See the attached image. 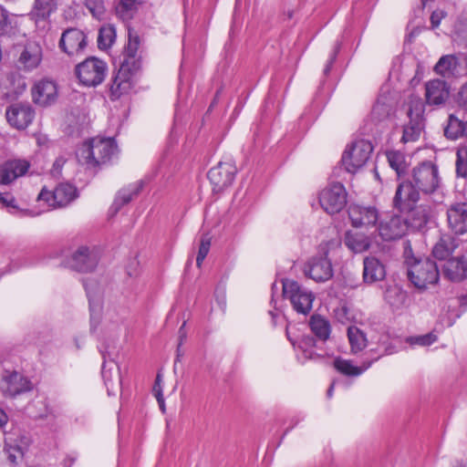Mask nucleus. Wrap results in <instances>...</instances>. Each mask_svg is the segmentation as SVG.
<instances>
[{
  "label": "nucleus",
  "instance_id": "nucleus-1",
  "mask_svg": "<svg viewBox=\"0 0 467 467\" xmlns=\"http://www.w3.org/2000/svg\"><path fill=\"white\" fill-rule=\"evenodd\" d=\"M419 194L410 185L397 187L393 198V207L406 213L404 218L408 229L420 231L424 229L431 218L432 210L428 204H417Z\"/></svg>",
  "mask_w": 467,
  "mask_h": 467
},
{
  "label": "nucleus",
  "instance_id": "nucleus-2",
  "mask_svg": "<svg viewBox=\"0 0 467 467\" xmlns=\"http://www.w3.org/2000/svg\"><path fill=\"white\" fill-rule=\"evenodd\" d=\"M139 45V36H132L130 33L129 42L124 47L122 53L123 58L120 61L119 68L111 78V84L109 88L111 100L119 99L131 88V78L138 68L136 56Z\"/></svg>",
  "mask_w": 467,
  "mask_h": 467
},
{
  "label": "nucleus",
  "instance_id": "nucleus-3",
  "mask_svg": "<svg viewBox=\"0 0 467 467\" xmlns=\"http://www.w3.org/2000/svg\"><path fill=\"white\" fill-rule=\"evenodd\" d=\"M407 265V275L411 284L418 289H425L428 285L438 282L440 272L437 264L429 257L416 258L409 246L404 251Z\"/></svg>",
  "mask_w": 467,
  "mask_h": 467
},
{
  "label": "nucleus",
  "instance_id": "nucleus-4",
  "mask_svg": "<svg viewBox=\"0 0 467 467\" xmlns=\"http://www.w3.org/2000/svg\"><path fill=\"white\" fill-rule=\"evenodd\" d=\"M410 185L420 197V192L426 195L436 192L441 184L439 167L432 161H423L414 167L411 177L400 182L398 187Z\"/></svg>",
  "mask_w": 467,
  "mask_h": 467
},
{
  "label": "nucleus",
  "instance_id": "nucleus-5",
  "mask_svg": "<svg viewBox=\"0 0 467 467\" xmlns=\"http://www.w3.org/2000/svg\"><path fill=\"white\" fill-rule=\"evenodd\" d=\"M117 144L111 138H93L84 143L79 158L88 167L96 168L110 161L117 152Z\"/></svg>",
  "mask_w": 467,
  "mask_h": 467
},
{
  "label": "nucleus",
  "instance_id": "nucleus-6",
  "mask_svg": "<svg viewBox=\"0 0 467 467\" xmlns=\"http://www.w3.org/2000/svg\"><path fill=\"white\" fill-rule=\"evenodd\" d=\"M283 295L290 300L297 313L307 315L312 309L314 294L303 288L296 281L290 279L283 281Z\"/></svg>",
  "mask_w": 467,
  "mask_h": 467
},
{
  "label": "nucleus",
  "instance_id": "nucleus-7",
  "mask_svg": "<svg viewBox=\"0 0 467 467\" xmlns=\"http://www.w3.org/2000/svg\"><path fill=\"white\" fill-rule=\"evenodd\" d=\"M107 69L103 60L91 57L76 67V75L84 86L96 87L105 79Z\"/></svg>",
  "mask_w": 467,
  "mask_h": 467
},
{
  "label": "nucleus",
  "instance_id": "nucleus-8",
  "mask_svg": "<svg viewBox=\"0 0 467 467\" xmlns=\"http://www.w3.org/2000/svg\"><path fill=\"white\" fill-rule=\"evenodd\" d=\"M373 147L367 140H358L343 153L341 163L349 173L357 172L368 161Z\"/></svg>",
  "mask_w": 467,
  "mask_h": 467
},
{
  "label": "nucleus",
  "instance_id": "nucleus-9",
  "mask_svg": "<svg viewBox=\"0 0 467 467\" xmlns=\"http://www.w3.org/2000/svg\"><path fill=\"white\" fill-rule=\"evenodd\" d=\"M348 192L340 182L330 183L319 193V203L328 214L339 213L347 204Z\"/></svg>",
  "mask_w": 467,
  "mask_h": 467
},
{
  "label": "nucleus",
  "instance_id": "nucleus-10",
  "mask_svg": "<svg viewBox=\"0 0 467 467\" xmlns=\"http://www.w3.org/2000/svg\"><path fill=\"white\" fill-rule=\"evenodd\" d=\"M99 263V253L95 248L85 245L79 246L69 257L64 261L65 266L78 271L88 273L93 271Z\"/></svg>",
  "mask_w": 467,
  "mask_h": 467
},
{
  "label": "nucleus",
  "instance_id": "nucleus-11",
  "mask_svg": "<svg viewBox=\"0 0 467 467\" xmlns=\"http://www.w3.org/2000/svg\"><path fill=\"white\" fill-rule=\"evenodd\" d=\"M78 197L77 188L69 183H60L54 191L45 187L38 194V200L46 202L53 208L65 207Z\"/></svg>",
  "mask_w": 467,
  "mask_h": 467
},
{
  "label": "nucleus",
  "instance_id": "nucleus-12",
  "mask_svg": "<svg viewBox=\"0 0 467 467\" xmlns=\"http://www.w3.org/2000/svg\"><path fill=\"white\" fill-rule=\"evenodd\" d=\"M237 169L231 160L220 161L217 166L208 172V179L214 186V190L220 192L232 184Z\"/></svg>",
  "mask_w": 467,
  "mask_h": 467
},
{
  "label": "nucleus",
  "instance_id": "nucleus-13",
  "mask_svg": "<svg viewBox=\"0 0 467 467\" xmlns=\"http://www.w3.org/2000/svg\"><path fill=\"white\" fill-rule=\"evenodd\" d=\"M5 117L12 127L24 130L34 119L35 110L29 103L16 102L6 109Z\"/></svg>",
  "mask_w": 467,
  "mask_h": 467
},
{
  "label": "nucleus",
  "instance_id": "nucleus-14",
  "mask_svg": "<svg viewBox=\"0 0 467 467\" xmlns=\"http://www.w3.org/2000/svg\"><path fill=\"white\" fill-rule=\"evenodd\" d=\"M0 389L5 395L14 397L29 391L32 384L27 378L17 371L5 370L0 380Z\"/></svg>",
  "mask_w": 467,
  "mask_h": 467
},
{
  "label": "nucleus",
  "instance_id": "nucleus-15",
  "mask_svg": "<svg viewBox=\"0 0 467 467\" xmlns=\"http://www.w3.org/2000/svg\"><path fill=\"white\" fill-rule=\"evenodd\" d=\"M58 46L68 56H74L85 49L87 37L80 29L68 28L62 33Z\"/></svg>",
  "mask_w": 467,
  "mask_h": 467
},
{
  "label": "nucleus",
  "instance_id": "nucleus-16",
  "mask_svg": "<svg viewBox=\"0 0 467 467\" xmlns=\"http://www.w3.org/2000/svg\"><path fill=\"white\" fill-rule=\"evenodd\" d=\"M304 272L306 276L318 283L326 282L333 276L332 264L327 256L312 257L306 265Z\"/></svg>",
  "mask_w": 467,
  "mask_h": 467
},
{
  "label": "nucleus",
  "instance_id": "nucleus-17",
  "mask_svg": "<svg viewBox=\"0 0 467 467\" xmlns=\"http://www.w3.org/2000/svg\"><path fill=\"white\" fill-rule=\"evenodd\" d=\"M348 213L351 224L356 228L375 226L379 220V212L372 206L351 204Z\"/></svg>",
  "mask_w": 467,
  "mask_h": 467
},
{
  "label": "nucleus",
  "instance_id": "nucleus-18",
  "mask_svg": "<svg viewBox=\"0 0 467 467\" xmlns=\"http://www.w3.org/2000/svg\"><path fill=\"white\" fill-rule=\"evenodd\" d=\"M379 234L384 241L401 238L408 230L404 218L400 215H391L379 223Z\"/></svg>",
  "mask_w": 467,
  "mask_h": 467
},
{
  "label": "nucleus",
  "instance_id": "nucleus-19",
  "mask_svg": "<svg viewBox=\"0 0 467 467\" xmlns=\"http://www.w3.org/2000/svg\"><path fill=\"white\" fill-rule=\"evenodd\" d=\"M448 226L455 234L467 233V203L457 202L447 210Z\"/></svg>",
  "mask_w": 467,
  "mask_h": 467
},
{
  "label": "nucleus",
  "instance_id": "nucleus-20",
  "mask_svg": "<svg viewBox=\"0 0 467 467\" xmlns=\"http://www.w3.org/2000/svg\"><path fill=\"white\" fill-rule=\"evenodd\" d=\"M31 92L33 101L43 107L53 104L57 98V85L54 81L48 79L36 82Z\"/></svg>",
  "mask_w": 467,
  "mask_h": 467
},
{
  "label": "nucleus",
  "instance_id": "nucleus-21",
  "mask_svg": "<svg viewBox=\"0 0 467 467\" xmlns=\"http://www.w3.org/2000/svg\"><path fill=\"white\" fill-rule=\"evenodd\" d=\"M450 96V86L441 79H433L425 84L426 103L440 106L446 102Z\"/></svg>",
  "mask_w": 467,
  "mask_h": 467
},
{
  "label": "nucleus",
  "instance_id": "nucleus-22",
  "mask_svg": "<svg viewBox=\"0 0 467 467\" xmlns=\"http://www.w3.org/2000/svg\"><path fill=\"white\" fill-rule=\"evenodd\" d=\"M103 364L101 375L104 384L107 388L108 394L115 395L118 390L121 389V376L119 365L114 360H106V356L102 353Z\"/></svg>",
  "mask_w": 467,
  "mask_h": 467
},
{
  "label": "nucleus",
  "instance_id": "nucleus-23",
  "mask_svg": "<svg viewBox=\"0 0 467 467\" xmlns=\"http://www.w3.org/2000/svg\"><path fill=\"white\" fill-rule=\"evenodd\" d=\"M29 163L23 160H9L0 164V184H9L16 178L24 175Z\"/></svg>",
  "mask_w": 467,
  "mask_h": 467
},
{
  "label": "nucleus",
  "instance_id": "nucleus-24",
  "mask_svg": "<svg viewBox=\"0 0 467 467\" xmlns=\"http://www.w3.org/2000/svg\"><path fill=\"white\" fill-rule=\"evenodd\" d=\"M438 75L445 78L463 76L459 55H444L440 57L434 67Z\"/></svg>",
  "mask_w": 467,
  "mask_h": 467
},
{
  "label": "nucleus",
  "instance_id": "nucleus-25",
  "mask_svg": "<svg viewBox=\"0 0 467 467\" xmlns=\"http://www.w3.org/2000/svg\"><path fill=\"white\" fill-rule=\"evenodd\" d=\"M443 275L452 282L467 278V259L464 256L449 258L442 267Z\"/></svg>",
  "mask_w": 467,
  "mask_h": 467
},
{
  "label": "nucleus",
  "instance_id": "nucleus-26",
  "mask_svg": "<svg viewBox=\"0 0 467 467\" xmlns=\"http://www.w3.org/2000/svg\"><path fill=\"white\" fill-rule=\"evenodd\" d=\"M42 60V48L36 42H27L20 54L19 67L25 70H32L38 67Z\"/></svg>",
  "mask_w": 467,
  "mask_h": 467
},
{
  "label": "nucleus",
  "instance_id": "nucleus-27",
  "mask_svg": "<svg viewBox=\"0 0 467 467\" xmlns=\"http://www.w3.org/2000/svg\"><path fill=\"white\" fill-rule=\"evenodd\" d=\"M386 276L384 265L376 257H366L363 261V280L366 284L381 281Z\"/></svg>",
  "mask_w": 467,
  "mask_h": 467
},
{
  "label": "nucleus",
  "instance_id": "nucleus-28",
  "mask_svg": "<svg viewBox=\"0 0 467 467\" xmlns=\"http://www.w3.org/2000/svg\"><path fill=\"white\" fill-rule=\"evenodd\" d=\"M458 240L451 234H442L432 248V255L440 260H448L458 247Z\"/></svg>",
  "mask_w": 467,
  "mask_h": 467
},
{
  "label": "nucleus",
  "instance_id": "nucleus-29",
  "mask_svg": "<svg viewBox=\"0 0 467 467\" xmlns=\"http://www.w3.org/2000/svg\"><path fill=\"white\" fill-rule=\"evenodd\" d=\"M143 187V182H139L121 189L117 193L115 200L111 205L114 213H118L122 206L128 204L134 197H136Z\"/></svg>",
  "mask_w": 467,
  "mask_h": 467
},
{
  "label": "nucleus",
  "instance_id": "nucleus-30",
  "mask_svg": "<svg viewBox=\"0 0 467 467\" xmlns=\"http://www.w3.org/2000/svg\"><path fill=\"white\" fill-rule=\"evenodd\" d=\"M384 299L392 310L396 311L402 309L406 306L408 295L399 285H389L384 293Z\"/></svg>",
  "mask_w": 467,
  "mask_h": 467
},
{
  "label": "nucleus",
  "instance_id": "nucleus-31",
  "mask_svg": "<svg viewBox=\"0 0 467 467\" xmlns=\"http://www.w3.org/2000/svg\"><path fill=\"white\" fill-rule=\"evenodd\" d=\"M309 327L313 334L320 340L326 341L331 333L330 323L320 315H313L309 319Z\"/></svg>",
  "mask_w": 467,
  "mask_h": 467
},
{
  "label": "nucleus",
  "instance_id": "nucleus-32",
  "mask_svg": "<svg viewBox=\"0 0 467 467\" xmlns=\"http://www.w3.org/2000/svg\"><path fill=\"white\" fill-rule=\"evenodd\" d=\"M372 362L373 360L369 361L367 364L364 363V368H361L354 366L352 362L349 360L337 358L334 360V367L338 372H340L343 375L357 377L361 375L367 368H368L371 366Z\"/></svg>",
  "mask_w": 467,
  "mask_h": 467
},
{
  "label": "nucleus",
  "instance_id": "nucleus-33",
  "mask_svg": "<svg viewBox=\"0 0 467 467\" xmlns=\"http://www.w3.org/2000/svg\"><path fill=\"white\" fill-rule=\"evenodd\" d=\"M444 135L450 140H456L462 135L467 136V122H463L454 115H450L444 128Z\"/></svg>",
  "mask_w": 467,
  "mask_h": 467
},
{
  "label": "nucleus",
  "instance_id": "nucleus-34",
  "mask_svg": "<svg viewBox=\"0 0 467 467\" xmlns=\"http://www.w3.org/2000/svg\"><path fill=\"white\" fill-rule=\"evenodd\" d=\"M348 337L353 354L362 351L367 347L366 334L358 327L350 326L348 328Z\"/></svg>",
  "mask_w": 467,
  "mask_h": 467
},
{
  "label": "nucleus",
  "instance_id": "nucleus-35",
  "mask_svg": "<svg viewBox=\"0 0 467 467\" xmlns=\"http://www.w3.org/2000/svg\"><path fill=\"white\" fill-rule=\"evenodd\" d=\"M140 0H119L116 5V15L123 21H129L133 18L137 12Z\"/></svg>",
  "mask_w": 467,
  "mask_h": 467
},
{
  "label": "nucleus",
  "instance_id": "nucleus-36",
  "mask_svg": "<svg viewBox=\"0 0 467 467\" xmlns=\"http://www.w3.org/2000/svg\"><path fill=\"white\" fill-rule=\"evenodd\" d=\"M116 38L115 27L111 25H104L99 30L98 47L105 50L112 46Z\"/></svg>",
  "mask_w": 467,
  "mask_h": 467
},
{
  "label": "nucleus",
  "instance_id": "nucleus-37",
  "mask_svg": "<svg viewBox=\"0 0 467 467\" xmlns=\"http://www.w3.org/2000/svg\"><path fill=\"white\" fill-rule=\"evenodd\" d=\"M423 129V120L410 119L407 125L404 126L402 140L405 142L415 141L420 138Z\"/></svg>",
  "mask_w": 467,
  "mask_h": 467
},
{
  "label": "nucleus",
  "instance_id": "nucleus-38",
  "mask_svg": "<svg viewBox=\"0 0 467 467\" xmlns=\"http://www.w3.org/2000/svg\"><path fill=\"white\" fill-rule=\"evenodd\" d=\"M83 285L85 286L89 302L90 329L94 330L96 329L97 326L99 324L100 321V304L99 299L96 301L95 298L93 297L87 282H84Z\"/></svg>",
  "mask_w": 467,
  "mask_h": 467
},
{
  "label": "nucleus",
  "instance_id": "nucleus-39",
  "mask_svg": "<svg viewBox=\"0 0 467 467\" xmlns=\"http://www.w3.org/2000/svg\"><path fill=\"white\" fill-rule=\"evenodd\" d=\"M392 112V107L386 99H378L371 111V117L375 121L380 122L387 119Z\"/></svg>",
  "mask_w": 467,
  "mask_h": 467
},
{
  "label": "nucleus",
  "instance_id": "nucleus-40",
  "mask_svg": "<svg viewBox=\"0 0 467 467\" xmlns=\"http://www.w3.org/2000/svg\"><path fill=\"white\" fill-rule=\"evenodd\" d=\"M387 159L389 166L396 171L399 178L406 172L407 164L403 153L398 150L389 151Z\"/></svg>",
  "mask_w": 467,
  "mask_h": 467
},
{
  "label": "nucleus",
  "instance_id": "nucleus-41",
  "mask_svg": "<svg viewBox=\"0 0 467 467\" xmlns=\"http://www.w3.org/2000/svg\"><path fill=\"white\" fill-rule=\"evenodd\" d=\"M453 40L467 47V14H463L455 22Z\"/></svg>",
  "mask_w": 467,
  "mask_h": 467
},
{
  "label": "nucleus",
  "instance_id": "nucleus-42",
  "mask_svg": "<svg viewBox=\"0 0 467 467\" xmlns=\"http://www.w3.org/2000/svg\"><path fill=\"white\" fill-rule=\"evenodd\" d=\"M408 117L409 119H416L419 120H423V113H424V103L419 96L410 95L409 97L408 101Z\"/></svg>",
  "mask_w": 467,
  "mask_h": 467
},
{
  "label": "nucleus",
  "instance_id": "nucleus-43",
  "mask_svg": "<svg viewBox=\"0 0 467 467\" xmlns=\"http://www.w3.org/2000/svg\"><path fill=\"white\" fill-rule=\"evenodd\" d=\"M455 171L458 178L467 180V146H459L457 148Z\"/></svg>",
  "mask_w": 467,
  "mask_h": 467
},
{
  "label": "nucleus",
  "instance_id": "nucleus-44",
  "mask_svg": "<svg viewBox=\"0 0 467 467\" xmlns=\"http://www.w3.org/2000/svg\"><path fill=\"white\" fill-rule=\"evenodd\" d=\"M56 9L54 0H35L34 14L38 19H46Z\"/></svg>",
  "mask_w": 467,
  "mask_h": 467
},
{
  "label": "nucleus",
  "instance_id": "nucleus-45",
  "mask_svg": "<svg viewBox=\"0 0 467 467\" xmlns=\"http://www.w3.org/2000/svg\"><path fill=\"white\" fill-rule=\"evenodd\" d=\"M346 245L355 253H361L369 246L368 241L361 235H352L348 234L345 238Z\"/></svg>",
  "mask_w": 467,
  "mask_h": 467
},
{
  "label": "nucleus",
  "instance_id": "nucleus-46",
  "mask_svg": "<svg viewBox=\"0 0 467 467\" xmlns=\"http://www.w3.org/2000/svg\"><path fill=\"white\" fill-rule=\"evenodd\" d=\"M26 440V441H22V444L19 445L17 443H7L6 444V452H7V457H8V460L10 461V462L12 463H17V461L19 459H22L26 451V447L28 445V442H27V439L26 438H24Z\"/></svg>",
  "mask_w": 467,
  "mask_h": 467
},
{
  "label": "nucleus",
  "instance_id": "nucleus-47",
  "mask_svg": "<svg viewBox=\"0 0 467 467\" xmlns=\"http://www.w3.org/2000/svg\"><path fill=\"white\" fill-rule=\"evenodd\" d=\"M124 313L125 309L123 307L109 306L104 316L105 321L111 323L114 327H119L123 320Z\"/></svg>",
  "mask_w": 467,
  "mask_h": 467
},
{
  "label": "nucleus",
  "instance_id": "nucleus-48",
  "mask_svg": "<svg viewBox=\"0 0 467 467\" xmlns=\"http://www.w3.org/2000/svg\"><path fill=\"white\" fill-rule=\"evenodd\" d=\"M85 5L93 17L99 20L104 18L106 8L103 0H85Z\"/></svg>",
  "mask_w": 467,
  "mask_h": 467
},
{
  "label": "nucleus",
  "instance_id": "nucleus-49",
  "mask_svg": "<svg viewBox=\"0 0 467 467\" xmlns=\"http://www.w3.org/2000/svg\"><path fill=\"white\" fill-rule=\"evenodd\" d=\"M211 247V237L203 234L201 238L198 254L196 257V265L200 268L205 257L207 256Z\"/></svg>",
  "mask_w": 467,
  "mask_h": 467
},
{
  "label": "nucleus",
  "instance_id": "nucleus-50",
  "mask_svg": "<svg viewBox=\"0 0 467 467\" xmlns=\"http://www.w3.org/2000/svg\"><path fill=\"white\" fill-rule=\"evenodd\" d=\"M437 340V337L431 333L417 336V337H410L407 338V342L410 345H420V346H430Z\"/></svg>",
  "mask_w": 467,
  "mask_h": 467
},
{
  "label": "nucleus",
  "instance_id": "nucleus-51",
  "mask_svg": "<svg viewBox=\"0 0 467 467\" xmlns=\"http://www.w3.org/2000/svg\"><path fill=\"white\" fill-rule=\"evenodd\" d=\"M12 29L11 19L8 12L0 5V35H5Z\"/></svg>",
  "mask_w": 467,
  "mask_h": 467
},
{
  "label": "nucleus",
  "instance_id": "nucleus-52",
  "mask_svg": "<svg viewBox=\"0 0 467 467\" xmlns=\"http://www.w3.org/2000/svg\"><path fill=\"white\" fill-rule=\"evenodd\" d=\"M455 101L460 108L467 111V82L460 88Z\"/></svg>",
  "mask_w": 467,
  "mask_h": 467
},
{
  "label": "nucleus",
  "instance_id": "nucleus-53",
  "mask_svg": "<svg viewBox=\"0 0 467 467\" xmlns=\"http://www.w3.org/2000/svg\"><path fill=\"white\" fill-rule=\"evenodd\" d=\"M340 49V44L337 43L330 54L327 63L324 68V75L327 76L332 68L334 62L336 61L337 56Z\"/></svg>",
  "mask_w": 467,
  "mask_h": 467
},
{
  "label": "nucleus",
  "instance_id": "nucleus-54",
  "mask_svg": "<svg viewBox=\"0 0 467 467\" xmlns=\"http://www.w3.org/2000/svg\"><path fill=\"white\" fill-rule=\"evenodd\" d=\"M66 161L63 158H57L52 166L50 173L53 177L58 178L61 175L62 168L65 164Z\"/></svg>",
  "mask_w": 467,
  "mask_h": 467
},
{
  "label": "nucleus",
  "instance_id": "nucleus-55",
  "mask_svg": "<svg viewBox=\"0 0 467 467\" xmlns=\"http://www.w3.org/2000/svg\"><path fill=\"white\" fill-rule=\"evenodd\" d=\"M152 392L154 396H160L162 394V376L160 372L157 373L155 382L152 388Z\"/></svg>",
  "mask_w": 467,
  "mask_h": 467
},
{
  "label": "nucleus",
  "instance_id": "nucleus-56",
  "mask_svg": "<svg viewBox=\"0 0 467 467\" xmlns=\"http://www.w3.org/2000/svg\"><path fill=\"white\" fill-rule=\"evenodd\" d=\"M303 354L306 358L312 359V360H321L324 358L323 354L317 353L312 348H304Z\"/></svg>",
  "mask_w": 467,
  "mask_h": 467
},
{
  "label": "nucleus",
  "instance_id": "nucleus-57",
  "mask_svg": "<svg viewBox=\"0 0 467 467\" xmlns=\"http://www.w3.org/2000/svg\"><path fill=\"white\" fill-rule=\"evenodd\" d=\"M336 317L340 323H346L349 320L348 317V309L346 306H342L336 310Z\"/></svg>",
  "mask_w": 467,
  "mask_h": 467
},
{
  "label": "nucleus",
  "instance_id": "nucleus-58",
  "mask_svg": "<svg viewBox=\"0 0 467 467\" xmlns=\"http://www.w3.org/2000/svg\"><path fill=\"white\" fill-rule=\"evenodd\" d=\"M15 198L10 194L0 193V202L7 207H15Z\"/></svg>",
  "mask_w": 467,
  "mask_h": 467
},
{
  "label": "nucleus",
  "instance_id": "nucleus-59",
  "mask_svg": "<svg viewBox=\"0 0 467 467\" xmlns=\"http://www.w3.org/2000/svg\"><path fill=\"white\" fill-rule=\"evenodd\" d=\"M301 344L302 345L300 346V348L304 351V348H312L313 347H315L316 346V340L312 337H306L302 340Z\"/></svg>",
  "mask_w": 467,
  "mask_h": 467
},
{
  "label": "nucleus",
  "instance_id": "nucleus-60",
  "mask_svg": "<svg viewBox=\"0 0 467 467\" xmlns=\"http://www.w3.org/2000/svg\"><path fill=\"white\" fill-rule=\"evenodd\" d=\"M186 325V322L184 321L182 325V327L179 328V343L180 345H182L184 340L186 339L187 334L184 329Z\"/></svg>",
  "mask_w": 467,
  "mask_h": 467
},
{
  "label": "nucleus",
  "instance_id": "nucleus-61",
  "mask_svg": "<svg viewBox=\"0 0 467 467\" xmlns=\"http://www.w3.org/2000/svg\"><path fill=\"white\" fill-rule=\"evenodd\" d=\"M8 421V416L4 410L0 408V429L4 428Z\"/></svg>",
  "mask_w": 467,
  "mask_h": 467
},
{
  "label": "nucleus",
  "instance_id": "nucleus-62",
  "mask_svg": "<svg viewBox=\"0 0 467 467\" xmlns=\"http://www.w3.org/2000/svg\"><path fill=\"white\" fill-rule=\"evenodd\" d=\"M461 57V65L463 63L464 67L462 68L463 75L467 74V53L466 54H459Z\"/></svg>",
  "mask_w": 467,
  "mask_h": 467
},
{
  "label": "nucleus",
  "instance_id": "nucleus-63",
  "mask_svg": "<svg viewBox=\"0 0 467 467\" xmlns=\"http://www.w3.org/2000/svg\"><path fill=\"white\" fill-rule=\"evenodd\" d=\"M138 265V263L136 262V260H133V261H132V262H131V263L127 266V273H128V275H129L130 276H133V275H137L136 271H135V270L133 271V270L131 269V267H132L133 265L135 266V265Z\"/></svg>",
  "mask_w": 467,
  "mask_h": 467
},
{
  "label": "nucleus",
  "instance_id": "nucleus-64",
  "mask_svg": "<svg viewBox=\"0 0 467 467\" xmlns=\"http://www.w3.org/2000/svg\"><path fill=\"white\" fill-rule=\"evenodd\" d=\"M431 23L433 27H437L440 25V18L435 13H433L431 16Z\"/></svg>",
  "mask_w": 467,
  "mask_h": 467
}]
</instances>
